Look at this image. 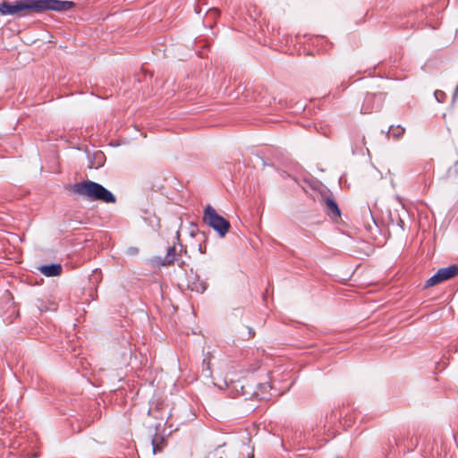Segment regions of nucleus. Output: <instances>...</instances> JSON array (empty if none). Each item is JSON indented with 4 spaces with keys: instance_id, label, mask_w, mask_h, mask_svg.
<instances>
[{
    "instance_id": "f257e3e1",
    "label": "nucleus",
    "mask_w": 458,
    "mask_h": 458,
    "mask_svg": "<svg viewBox=\"0 0 458 458\" xmlns=\"http://www.w3.org/2000/svg\"><path fill=\"white\" fill-rule=\"evenodd\" d=\"M75 3L68 0H16L1 2L2 15L25 16L28 13H41L46 11L64 13L72 9Z\"/></svg>"
},
{
    "instance_id": "f03ea898",
    "label": "nucleus",
    "mask_w": 458,
    "mask_h": 458,
    "mask_svg": "<svg viewBox=\"0 0 458 458\" xmlns=\"http://www.w3.org/2000/svg\"><path fill=\"white\" fill-rule=\"evenodd\" d=\"M72 191L82 196L90 201H101L105 203H115L114 195L103 185L93 181H82L72 186Z\"/></svg>"
},
{
    "instance_id": "7ed1b4c3",
    "label": "nucleus",
    "mask_w": 458,
    "mask_h": 458,
    "mask_svg": "<svg viewBox=\"0 0 458 458\" xmlns=\"http://www.w3.org/2000/svg\"><path fill=\"white\" fill-rule=\"evenodd\" d=\"M202 220L221 237H225L231 227L229 221L218 215L216 209L210 205L205 208Z\"/></svg>"
},
{
    "instance_id": "20e7f679",
    "label": "nucleus",
    "mask_w": 458,
    "mask_h": 458,
    "mask_svg": "<svg viewBox=\"0 0 458 458\" xmlns=\"http://www.w3.org/2000/svg\"><path fill=\"white\" fill-rule=\"evenodd\" d=\"M386 97L387 91L379 88L377 90L366 92L360 112L362 114H371L379 111L383 107Z\"/></svg>"
},
{
    "instance_id": "39448f33",
    "label": "nucleus",
    "mask_w": 458,
    "mask_h": 458,
    "mask_svg": "<svg viewBox=\"0 0 458 458\" xmlns=\"http://www.w3.org/2000/svg\"><path fill=\"white\" fill-rule=\"evenodd\" d=\"M458 275V266L452 265L446 267H442L437 271V273L429 277L424 287L428 288L448 279H451Z\"/></svg>"
},
{
    "instance_id": "423d86ee",
    "label": "nucleus",
    "mask_w": 458,
    "mask_h": 458,
    "mask_svg": "<svg viewBox=\"0 0 458 458\" xmlns=\"http://www.w3.org/2000/svg\"><path fill=\"white\" fill-rule=\"evenodd\" d=\"M187 287L191 292L202 293L206 291L208 284L200 278L192 269L187 273Z\"/></svg>"
},
{
    "instance_id": "0eeeda50",
    "label": "nucleus",
    "mask_w": 458,
    "mask_h": 458,
    "mask_svg": "<svg viewBox=\"0 0 458 458\" xmlns=\"http://www.w3.org/2000/svg\"><path fill=\"white\" fill-rule=\"evenodd\" d=\"M434 6H423L420 11H416L414 13H410V18L412 19L413 22L411 27L420 28V23L423 21L425 18L434 14Z\"/></svg>"
},
{
    "instance_id": "6e6552de",
    "label": "nucleus",
    "mask_w": 458,
    "mask_h": 458,
    "mask_svg": "<svg viewBox=\"0 0 458 458\" xmlns=\"http://www.w3.org/2000/svg\"><path fill=\"white\" fill-rule=\"evenodd\" d=\"M394 443L395 445L403 446L408 452H411L418 445L419 440L416 437H414L413 436L410 437V433L407 432L406 434L394 438Z\"/></svg>"
},
{
    "instance_id": "1a4fd4ad",
    "label": "nucleus",
    "mask_w": 458,
    "mask_h": 458,
    "mask_svg": "<svg viewBox=\"0 0 458 458\" xmlns=\"http://www.w3.org/2000/svg\"><path fill=\"white\" fill-rule=\"evenodd\" d=\"M324 202L326 205V211L329 216L339 217L341 216V211L336 203L335 199L332 195L327 196L324 198Z\"/></svg>"
},
{
    "instance_id": "9d476101",
    "label": "nucleus",
    "mask_w": 458,
    "mask_h": 458,
    "mask_svg": "<svg viewBox=\"0 0 458 458\" xmlns=\"http://www.w3.org/2000/svg\"><path fill=\"white\" fill-rule=\"evenodd\" d=\"M38 270L44 276L51 277L60 276L63 271V267L60 264L55 263L49 265H43L38 267Z\"/></svg>"
},
{
    "instance_id": "9b49d317",
    "label": "nucleus",
    "mask_w": 458,
    "mask_h": 458,
    "mask_svg": "<svg viewBox=\"0 0 458 458\" xmlns=\"http://www.w3.org/2000/svg\"><path fill=\"white\" fill-rule=\"evenodd\" d=\"M179 254L177 253L176 247L171 246L167 249L166 255L161 262L162 266L169 267L174 264V262L178 259L177 257Z\"/></svg>"
},
{
    "instance_id": "f8f14e48",
    "label": "nucleus",
    "mask_w": 458,
    "mask_h": 458,
    "mask_svg": "<svg viewBox=\"0 0 458 458\" xmlns=\"http://www.w3.org/2000/svg\"><path fill=\"white\" fill-rule=\"evenodd\" d=\"M404 132H405V129L403 126H401V125H396V126L391 125L387 134H388V137H392L394 140H398L401 137H403Z\"/></svg>"
},
{
    "instance_id": "ddd939ff",
    "label": "nucleus",
    "mask_w": 458,
    "mask_h": 458,
    "mask_svg": "<svg viewBox=\"0 0 458 458\" xmlns=\"http://www.w3.org/2000/svg\"><path fill=\"white\" fill-rule=\"evenodd\" d=\"M242 329L243 331L239 332L240 336L242 340H249L250 338L255 335V332L252 327H244Z\"/></svg>"
},
{
    "instance_id": "4468645a",
    "label": "nucleus",
    "mask_w": 458,
    "mask_h": 458,
    "mask_svg": "<svg viewBox=\"0 0 458 458\" xmlns=\"http://www.w3.org/2000/svg\"><path fill=\"white\" fill-rule=\"evenodd\" d=\"M151 443H152V447H153V453L154 454H157V452L161 451V448L158 446V445H157L155 443V439L154 438L152 439Z\"/></svg>"
},
{
    "instance_id": "2eb2a0df",
    "label": "nucleus",
    "mask_w": 458,
    "mask_h": 458,
    "mask_svg": "<svg viewBox=\"0 0 458 458\" xmlns=\"http://www.w3.org/2000/svg\"><path fill=\"white\" fill-rule=\"evenodd\" d=\"M241 389H242V395L250 394V393L247 390H245V386L244 385H241Z\"/></svg>"
},
{
    "instance_id": "dca6fc26",
    "label": "nucleus",
    "mask_w": 458,
    "mask_h": 458,
    "mask_svg": "<svg viewBox=\"0 0 458 458\" xmlns=\"http://www.w3.org/2000/svg\"><path fill=\"white\" fill-rule=\"evenodd\" d=\"M398 225L403 229V225H404V222L399 217V220H398Z\"/></svg>"
},
{
    "instance_id": "f3484780",
    "label": "nucleus",
    "mask_w": 458,
    "mask_h": 458,
    "mask_svg": "<svg viewBox=\"0 0 458 458\" xmlns=\"http://www.w3.org/2000/svg\"><path fill=\"white\" fill-rule=\"evenodd\" d=\"M451 351L454 352H458V348L456 346H452L451 347Z\"/></svg>"
},
{
    "instance_id": "a211bd4d",
    "label": "nucleus",
    "mask_w": 458,
    "mask_h": 458,
    "mask_svg": "<svg viewBox=\"0 0 458 458\" xmlns=\"http://www.w3.org/2000/svg\"><path fill=\"white\" fill-rule=\"evenodd\" d=\"M254 454H251L250 455H249V458H253Z\"/></svg>"
}]
</instances>
